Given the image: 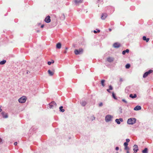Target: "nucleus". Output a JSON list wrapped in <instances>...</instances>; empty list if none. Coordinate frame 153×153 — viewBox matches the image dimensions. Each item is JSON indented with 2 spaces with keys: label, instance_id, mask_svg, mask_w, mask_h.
Listing matches in <instances>:
<instances>
[{
  "label": "nucleus",
  "instance_id": "f257e3e1",
  "mask_svg": "<svg viewBox=\"0 0 153 153\" xmlns=\"http://www.w3.org/2000/svg\"><path fill=\"white\" fill-rule=\"evenodd\" d=\"M50 108L55 109L57 107V105L55 102H51L49 104Z\"/></svg>",
  "mask_w": 153,
  "mask_h": 153
},
{
  "label": "nucleus",
  "instance_id": "f03ea898",
  "mask_svg": "<svg viewBox=\"0 0 153 153\" xmlns=\"http://www.w3.org/2000/svg\"><path fill=\"white\" fill-rule=\"evenodd\" d=\"M136 122V119L134 118L128 119L127 120V123L128 124L132 125Z\"/></svg>",
  "mask_w": 153,
  "mask_h": 153
},
{
  "label": "nucleus",
  "instance_id": "7ed1b4c3",
  "mask_svg": "<svg viewBox=\"0 0 153 153\" xmlns=\"http://www.w3.org/2000/svg\"><path fill=\"white\" fill-rule=\"evenodd\" d=\"M83 50L82 48H79L78 49H75L74 50V53L76 55L80 54L83 52Z\"/></svg>",
  "mask_w": 153,
  "mask_h": 153
},
{
  "label": "nucleus",
  "instance_id": "20e7f679",
  "mask_svg": "<svg viewBox=\"0 0 153 153\" xmlns=\"http://www.w3.org/2000/svg\"><path fill=\"white\" fill-rule=\"evenodd\" d=\"M26 97L25 96H23L19 98L18 101L20 103H25L26 100Z\"/></svg>",
  "mask_w": 153,
  "mask_h": 153
},
{
  "label": "nucleus",
  "instance_id": "39448f33",
  "mask_svg": "<svg viewBox=\"0 0 153 153\" xmlns=\"http://www.w3.org/2000/svg\"><path fill=\"white\" fill-rule=\"evenodd\" d=\"M153 71L152 70H150L148 71L145 72L143 75V77L145 78L147 77L148 75L152 73Z\"/></svg>",
  "mask_w": 153,
  "mask_h": 153
},
{
  "label": "nucleus",
  "instance_id": "423d86ee",
  "mask_svg": "<svg viewBox=\"0 0 153 153\" xmlns=\"http://www.w3.org/2000/svg\"><path fill=\"white\" fill-rule=\"evenodd\" d=\"M112 117L110 115H107L105 118V120L106 122H108L111 121Z\"/></svg>",
  "mask_w": 153,
  "mask_h": 153
},
{
  "label": "nucleus",
  "instance_id": "0eeeda50",
  "mask_svg": "<svg viewBox=\"0 0 153 153\" xmlns=\"http://www.w3.org/2000/svg\"><path fill=\"white\" fill-rule=\"evenodd\" d=\"M50 16H46L45 19V21L47 23H48L51 22V20L50 19Z\"/></svg>",
  "mask_w": 153,
  "mask_h": 153
},
{
  "label": "nucleus",
  "instance_id": "6e6552de",
  "mask_svg": "<svg viewBox=\"0 0 153 153\" xmlns=\"http://www.w3.org/2000/svg\"><path fill=\"white\" fill-rule=\"evenodd\" d=\"M113 47L116 48H119L120 46V43L117 42L113 44Z\"/></svg>",
  "mask_w": 153,
  "mask_h": 153
},
{
  "label": "nucleus",
  "instance_id": "1a4fd4ad",
  "mask_svg": "<svg viewBox=\"0 0 153 153\" xmlns=\"http://www.w3.org/2000/svg\"><path fill=\"white\" fill-rule=\"evenodd\" d=\"M74 1L76 5H77L82 3V0H74Z\"/></svg>",
  "mask_w": 153,
  "mask_h": 153
},
{
  "label": "nucleus",
  "instance_id": "9d476101",
  "mask_svg": "<svg viewBox=\"0 0 153 153\" xmlns=\"http://www.w3.org/2000/svg\"><path fill=\"white\" fill-rule=\"evenodd\" d=\"M134 148L133 149V150L134 152L136 153L137 152V151L138 150V146L136 145H134Z\"/></svg>",
  "mask_w": 153,
  "mask_h": 153
},
{
  "label": "nucleus",
  "instance_id": "9b49d317",
  "mask_svg": "<svg viewBox=\"0 0 153 153\" xmlns=\"http://www.w3.org/2000/svg\"><path fill=\"white\" fill-rule=\"evenodd\" d=\"M123 121V119L122 118H120L119 119H116L115 120L116 122L118 124H120V121L122 122Z\"/></svg>",
  "mask_w": 153,
  "mask_h": 153
},
{
  "label": "nucleus",
  "instance_id": "f8f14e48",
  "mask_svg": "<svg viewBox=\"0 0 153 153\" xmlns=\"http://www.w3.org/2000/svg\"><path fill=\"white\" fill-rule=\"evenodd\" d=\"M1 114L4 118H6L8 117V116L7 114V113H5L4 112H2Z\"/></svg>",
  "mask_w": 153,
  "mask_h": 153
},
{
  "label": "nucleus",
  "instance_id": "ddd939ff",
  "mask_svg": "<svg viewBox=\"0 0 153 153\" xmlns=\"http://www.w3.org/2000/svg\"><path fill=\"white\" fill-rule=\"evenodd\" d=\"M107 16V14L106 13H102L101 17V18L102 19L104 20L106 18Z\"/></svg>",
  "mask_w": 153,
  "mask_h": 153
},
{
  "label": "nucleus",
  "instance_id": "4468645a",
  "mask_svg": "<svg viewBox=\"0 0 153 153\" xmlns=\"http://www.w3.org/2000/svg\"><path fill=\"white\" fill-rule=\"evenodd\" d=\"M114 59L111 57H109L107 58V60L109 62H111L114 61Z\"/></svg>",
  "mask_w": 153,
  "mask_h": 153
},
{
  "label": "nucleus",
  "instance_id": "2eb2a0df",
  "mask_svg": "<svg viewBox=\"0 0 153 153\" xmlns=\"http://www.w3.org/2000/svg\"><path fill=\"white\" fill-rule=\"evenodd\" d=\"M54 71H51L50 70H49L48 71V73L49 74V75L51 76H52L54 74Z\"/></svg>",
  "mask_w": 153,
  "mask_h": 153
},
{
  "label": "nucleus",
  "instance_id": "dca6fc26",
  "mask_svg": "<svg viewBox=\"0 0 153 153\" xmlns=\"http://www.w3.org/2000/svg\"><path fill=\"white\" fill-rule=\"evenodd\" d=\"M141 109V107L140 106L137 105V106H136L134 108V110L137 111V110H140Z\"/></svg>",
  "mask_w": 153,
  "mask_h": 153
},
{
  "label": "nucleus",
  "instance_id": "f3484780",
  "mask_svg": "<svg viewBox=\"0 0 153 153\" xmlns=\"http://www.w3.org/2000/svg\"><path fill=\"white\" fill-rule=\"evenodd\" d=\"M61 44L59 42L56 45V48L57 49H60L61 48Z\"/></svg>",
  "mask_w": 153,
  "mask_h": 153
},
{
  "label": "nucleus",
  "instance_id": "a211bd4d",
  "mask_svg": "<svg viewBox=\"0 0 153 153\" xmlns=\"http://www.w3.org/2000/svg\"><path fill=\"white\" fill-rule=\"evenodd\" d=\"M143 40L146 41V42H148L149 39V38H146L145 36H143Z\"/></svg>",
  "mask_w": 153,
  "mask_h": 153
},
{
  "label": "nucleus",
  "instance_id": "6ab92c4d",
  "mask_svg": "<svg viewBox=\"0 0 153 153\" xmlns=\"http://www.w3.org/2000/svg\"><path fill=\"white\" fill-rule=\"evenodd\" d=\"M129 97L132 98H134L137 97V95L136 94H134V95H133L132 94H131L129 95Z\"/></svg>",
  "mask_w": 153,
  "mask_h": 153
},
{
  "label": "nucleus",
  "instance_id": "aec40b11",
  "mask_svg": "<svg viewBox=\"0 0 153 153\" xmlns=\"http://www.w3.org/2000/svg\"><path fill=\"white\" fill-rule=\"evenodd\" d=\"M80 104L82 106H85L87 104L86 102L85 101H82L81 102Z\"/></svg>",
  "mask_w": 153,
  "mask_h": 153
},
{
  "label": "nucleus",
  "instance_id": "412c9836",
  "mask_svg": "<svg viewBox=\"0 0 153 153\" xmlns=\"http://www.w3.org/2000/svg\"><path fill=\"white\" fill-rule=\"evenodd\" d=\"M129 50L128 49H127L126 50L122 52V54L123 55H125L126 53H128L129 52Z\"/></svg>",
  "mask_w": 153,
  "mask_h": 153
},
{
  "label": "nucleus",
  "instance_id": "4be33fe9",
  "mask_svg": "<svg viewBox=\"0 0 153 153\" xmlns=\"http://www.w3.org/2000/svg\"><path fill=\"white\" fill-rule=\"evenodd\" d=\"M143 153H148V149L147 148H145L142 151Z\"/></svg>",
  "mask_w": 153,
  "mask_h": 153
},
{
  "label": "nucleus",
  "instance_id": "5701e85b",
  "mask_svg": "<svg viewBox=\"0 0 153 153\" xmlns=\"http://www.w3.org/2000/svg\"><path fill=\"white\" fill-rule=\"evenodd\" d=\"M62 108H63L62 106H60L59 107L60 111L62 112H64L65 111V110L64 109H62Z\"/></svg>",
  "mask_w": 153,
  "mask_h": 153
},
{
  "label": "nucleus",
  "instance_id": "b1692460",
  "mask_svg": "<svg viewBox=\"0 0 153 153\" xmlns=\"http://www.w3.org/2000/svg\"><path fill=\"white\" fill-rule=\"evenodd\" d=\"M105 82V80H102L101 81V83L103 87H104L105 86L104 84Z\"/></svg>",
  "mask_w": 153,
  "mask_h": 153
},
{
  "label": "nucleus",
  "instance_id": "393cba45",
  "mask_svg": "<svg viewBox=\"0 0 153 153\" xmlns=\"http://www.w3.org/2000/svg\"><path fill=\"white\" fill-rule=\"evenodd\" d=\"M6 62V61L5 60H3L2 61H1L0 62V65H3Z\"/></svg>",
  "mask_w": 153,
  "mask_h": 153
},
{
  "label": "nucleus",
  "instance_id": "a878e982",
  "mask_svg": "<svg viewBox=\"0 0 153 153\" xmlns=\"http://www.w3.org/2000/svg\"><path fill=\"white\" fill-rule=\"evenodd\" d=\"M130 67V65L129 64H127L126 65V68L127 69L129 68Z\"/></svg>",
  "mask_w": 153,
  "mask_h": 153
},
{
  "label": "nucleus",
  "instance_id": "bb28decb",
  "mask_svg": "<svg viewBox=\"0 0 153 153\" xmlns=\"http://www.w3.org/2000/svg\"><path fill=\"white\" fill-rule=\"evenodd\" d=\"M113 97L114 98V99L116 100L117 98H116L115 94H114V92H113L112 93Z\"/></svg>",
  "mask_w": 153,
  "mask_h": 153
},
{
  "label": "nucleus",
  "instance_id": "cd10ccee",
  "mask_svg": "<svg viewBox=\"0 0 153 153\" xmlns=\"http://www.w3.org/2000/svg\"><path fill=\"white\" fill-rule=\"evenodd\" d=\"M97 31H96L94 30V33H99L100 32V30H97Z\"/></svg>",
  "mask_w": 153,
  "mask_h": 153
},
{
  "label": "nucleus",
  "instance_id": "c85d7f7f",
  "mask_svg": "<svg viewBox=\"0 0 153 153\" xmlns=\"http://www.w3.org/2000/svg\"><path fill=\"white\" fill-rule=\"evenodd\" d=\"M128 143L127 142H125L124 143V145L125 147L128 146Z\"/></svg>",
  "mask_w": 153,
  "mask_h": 153
},
{
  "label": "nucleus",
  "instance_id": "c756f323",
  "mask_svg": "<svg viewBox=\"0 0 153 153\" xmlns=\"http://www.w3.org/2000/svg\"><path fill=\"white\" fill-rule=\"evenodd\" d=\"M125 150L126 151L129 150V148L128 147V146L125 147L124 148Z\"/></svg>",
  "mask_w": 153,
  "mask_h": 153
},
{
  "label": "nucleus",
  "instance_id": "7c9ffc66",
  "mask_svg": "<svg viewBox=\"0 0 153 153\" xmlns=\"http://www.w3.org/2000/svg\"><path fill=\"white\" fill-rule=\"evenodd\" d=\"M110 90H112V89H113V88L112 87V86L110 85L109 86V89Z\"/></svg>",
  "mask_w": 153,
  "mask_h": 153
},
{
  "label": "nucleus",
  "instance_id": "2f4dec72",
  "mask_svg": "<svg viewBox=\"0 0 153 153\" xmlns=\"http://www.w3.org/2000/svg\"><path fill=\"white\" fill-rule=\"evenodd\" d=\"M123 81V79L122 78H120V82H122Z\"/></svg>",
  "mask_w": 153,
  "mask_h": 153
},
{
  "label": "nucleus",
  "instance_id": "473e14b6",
  "mask_svg": "<svg viewBox=\"0 0 153 153\" xmlns=\"http://www.w3.org/2000/svg\"><path fill=\"white\" fill-rule=\"evenodd\" d=\"M122 101L126 103H127V102L125 99H123Z\"/></svg>",
  "mask_w": 153,
  "mask_h": 153
},
{
  "label": "nucleus",
  "instance_id": "72a5a7b5",
  "mask_svg": "<svg viewBox=\"0 0 153 153\" xmlns=\"http://www.w3.org/2000/svg\"><path fill=\"white\" fill-rule=\"evenodd\" d=\"M103 105L102 102H100L99 104V106L100 107L102 106Z\"/></svg>",
  "mask_w": 153,
  "mask_h": 153
},
{
  "label": "nucleus",
  "instance_id": "f704fd0d",
  "mask_svg": "<svg viewBox=\"0 0 153 153\" xmlns=\"http://www.w3.org/2000/svg\"><path fill=\"white\" fill-rule=\"evenodd\" d=\"M126 142H127V143H128L130 141L129 139H126Z\"/></svg>",
  "mask_w": 153,
  "mask_h": 153
},
{
  "label": "nucleus",
  "instance_id": "c9c22d12",
  "mask_svg": "<svg viewBox=\"0 0 153 153\" xmlns=\"http://www.w3.org/2000/svg\"><path fill=\"white\" fill-rule=\"evenodd\" d=\"M51 62H50V61H49L48 62V64L49 65H51Z\"/></svg>",
  "mask_w": 153,
  "mask_h": 153
},
{
  "label": "nucleus",
  "instance_id": "e433bc0d",
  "mask_svg": "<svg viewBox=\"0 0 153 153\" xmlns=\"http://www.w3.org/2000/svg\"><path fill=\"white\" fill-rule=\"evenodd\" d=\"M115 149H116V150H119V147H116V148H115Z\"/></svg>",
  "mask_w": 153,
  "mask_h": 153
},
{
  "label": "nucleus",
  "instance_id": "4c0bfd02",
  "mask_svg": "<svg viewBox=\"0 0 153 153\" xmlns=\"http://www.w3.org/2000/svg\"><path fill=\"white\" fill-rule=\"evenodd\" d=\"M51 63H54V61L53 60H51Z\"/></svg>",
  "mask_w": 153,
  "mask_h": 153
},
{
  "label": "nucleus",
  "instance_id": "58836bf2",
  "mask_svg": "<svg viewBox=\"0 0 153 153\" xmlns=\"http://www.w3.org/2000/svg\"><path fill=\"white\" fill-rule=\"evenodd\" d=\"M17 142H15L14 143V145H15V146H16L17 145Z\"/></svg>",
  "mask_w": 153,
  "mask_h": 153
},
{
  "label": "nucleus",
  "instance_id": "ea45409f",
  "mask_svg": "<svg viewBox=\"0 0 153 153\" xmlns=\"http://www.w3.org/2000/svg\"><path fill=\"white\" fill-rule=\"evenodd\" d=\"M44 25H42L41 26V28H43V27H44Z\"/></svg>",
  "mask_w": 153,
  "mask_h": 153
},
{
  "label": "nucleus",
  "instance_id": "a19ab883",
  "mask_svg": "<svg viewBox=\"0 0 153 153\" xmlns=\"http://www.w3.org/2000/svg\"><path fill=\"white\" fill-rule=\"evenodd\" d=\"M2 142V140L1 138H0V143Z\"/></svg>",
  "mask_w": 153,
  "mask_h": 153
},
{
  "label": "nucleus",
  "instance_id": "79ce46f5",
  "mask_svg": "<svg viewBox=\"0 0 153 153\" xmlns=\"http://www.w3.org/2000/svg\"><path fill=\"white\" fill-rule=\"evenodd\" d=\"M109 90H109V89H107V91L108 92H109V93H110V91H109Z\"/></svg>",
  "mask_w": 153,
  "mask_h": 153
},
{
  "label": "nucleus",
  "instance_id": "37998d69",
  "mask_svg": "<svg viewBox=\"0 0 153 153\" xmlns=\"http://www.w3.org/2000/svg\"><path fill=\"white\" fill-rule=\"evenodd\" d=\"M127 153H129V150H127Z\"/></svg>",
  "mask_w": 153,
  "mask_h": 153
},
{
  "label": "nucleus",
  "instance_id": "c03bdc74",
  "mask_svg": "<svg viewBox=\"0 0 153 153\" xmlns=\"http://www.w3.org/2000/svg\"><path fill=\"white\" fill-rule=\"evenodd\" d=\"M109 30L110 31H111V28L109 29Z\"/></svg>",
  "mask_w": 153,
  "mask_h": 153
},
{
  "label": "nucleus",
  "instance_id": "a18cd8bd",
  "mask_svg": "<svg viewBox=\"0 0 153 153\" xmlns=\"http://www.w3.org/2000/svg\"><path fill=\"white\" fill-rule=\"evenodd\" d=\"M2 111V109L1 108L0 109V112H1Z\"/></svg>",
  "mask_w": 153,
  "mask_h": 153
},
{
  "label": "nucleus",
  "instance_id": "49530a36",
  "mask_svg": "<svg viewBox=\"0 0 153 153\" xmlns=\"http://www.w3.org/2000/svg\"><path fill=\"white\" fill-rule=\"evenodd\" d=\"M67 53V51H65L64 52V53Z\"/></svg>",
  "mask_w": 153,
  "mask_h": 153
},
{
  "label": "nucleus",
  "instance_id": "de8ad7c7",
  "mask_svg": "<svg viewBox=\"0 0 153 153\" xmlns=\"http://www.w3.org/2000/svg\"><path fill=\"white\" fill-rule=\"evenodd\" d=\"M65 49L66 50H67L68 48H65Z\"/></svg>",
  "mask_w": 153,
  "mask_h": 153
},
{
  "label": "nucleus",
  "instance_id": "09e8293b",
  "mask_svg": "<svg viewBox=\"0 0 153 153\" xmlns=\"http://www.w3.org/2000/svg\"><path fill=\"white\" fill-rule=\"evenodd\" d=\"M1 107V106H0V108Z\"/></svg>",
  "mask_w": 153,
  "mask_h": 153
},
{
  "label": "nucleus",
  "instance_id": "8fccbe9b",
  "mask_svg": "<svg viewBox=\"0 0 153 153\" xmlns=\"http://www.w3.org/2000/svg\"><path fill=\"white\" fill-rule=\"evenodd\" d=\"M117 153H118V152H117Z\"/></svg>",
  "mask_w": 153,
  "mask_h": 153
}]
</instances>
